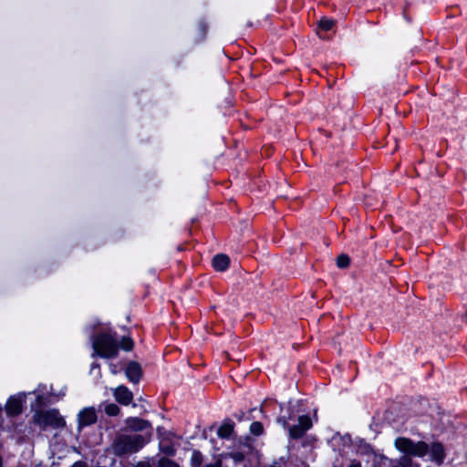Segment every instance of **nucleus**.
<instances>
[{
  "mask_svg": "<svg viewBox=\"0 0 467 467\" xmlns=\"http://www.w3.org/2000/svg\"><path fill=\"white\" fill-rule=\"evenodd\" d=\"M151 434H119L112 443V451L118 456L131 454L142 449L150 441Z\"/></svg>",
  "mask_w": 467,
  "mask_h": 467,
  "instance_id": "nucleus-1",
  "label": "nucleus"
},
{
  "mask_svg": "<svg viewBox=\"0 0 467 467\" xmlns=\"http://www.w3.org/2000/svg\"><path fill=\"white\" fill-rule=\"evenodd\" d=\"M96 355L104 358H111L118 354L117 341L109 334H99L92 341Z\"/></svg>",
  "mask_w": 467,
  "mask_h": 467,
  "instance_id": "nucleus-2",
  "label": "nucleus"
},
{
  "mask_svg": "<svg viewBox=\"0 0 467 467\" xmlns=\"http://www.w3.org/2000/svg\"><path fill=\"white\" fill-rule=\"evenodd\" d=\"M394 444L396 449L400 451L416 457H423L429 451V445L426 442H414L411 440L403 437L396 439Z\"/></svg>",
  "mask_w": 467,
  "mask_h": 467,
  "instance_id": "nucleus-3",
  "label": "nucleus"
},
{
  "mask_svg": "<svg viewBox=\"0 0 467 467\" xmlns=\"http://www.w3.org/2000/svg\"><path fill=\"white\" fill-rule=\"evenodd\" d=\"M36 422L43 427H54L60 428L65 425L64 419L60 416L58 410H49L44 411H38L35 415Z\"/></svg>",
  "mask_w": 467,
  "mask_h": 467,
  "instance_id": "nucleus-4",
  "label": "nucleus"
},
{
  "mask_svg": "<svg viewBox=\"0 0 467 467\" xmlns=\"http://www.w3.org/2000/svg\"><path fill=\"white\" fill-rule=\"evenodd\" d=\"M98 420L97 410L94 407H86L78 413V430L81 431L87 426L94 424Z\"/></svg>",
  "mask_w": 467,
  "mask_h": 467,
  "instance_id": "nucleus-5",
  "label": "nucleus"
},
{
  "mask_svg": "<svg viewBox=\"0 0 467 467\" xmlns=\"http://www.w3.org/2000/svg\"><path fill=\"white\" fill-rule=\"evenodd\" d=\"M311 427V419L306 415L300 416L298 418L297 424H295L289 428V436L292 439H300Z\"/></svg>",
  "mask_w": 467,
  "mask_h": 467,
  "instance_id": "nucleus-6",
  "label": "nucleus"
},
{
  "mask_svg": "<svg viewBox=\"0 0 467 467\" xmlns=\"http://www.w3.org/2000/svg\"><path fill=\"white\" fill-rule=\"evenodd\" d=\"M26 399V393H18L11 396L5 405V411L8 416L15 417L22 412L23 402Z\"/></svg>",
  "mask_w": 467,
  "mask_h": 467,
  "instance_id": "nucleus-7",
  "label": "nucleus"
},
{
  "mask_svg": "<svg viewBox=\"0 0 467 467\" xmlns=\"http://www.w3.org/2000/svg\"><path fill=\"white\" fill-rule=\"evenodd\" d=\"M113 396L119 404L124 406L130 405L133 400L132 392L123 385L113 389Z\"/></svg>",
  "mask_w": 467,
  "mask_h": 467,
  "instance_id": "nucleus-8",
  "label": "nucleus"
},
{
  "mask_svg": "<svg viewBox=\"0 0 467 467\" xmlns=\"http://www.w3.org/2000/svg\"><path fill=\"white\" fill-rule=\"evenodd\" d=\"M431 460L436 464L441 465L445 458V451L442 444L439 442H433L429 446Z\"/></svg>",
  "mask_w": 467,
  "mask_h": 467,
  "instance_id": "nucleus-9",
  "label": "nucleus"
},
{
  "mask_svg": "<svg viewBox=\"0 0 467 467\" xmlns=\"http://www.w3.org/2000/svg\"><path fill=\"white\" fill-rule=\"evenodd\" d=\"M126 377L132 383H138L141 377V368L137 362H130L126 368Z\"/></svg>",
  "mask_w": 467,
  "mask_h": 467,
  "instance_id": "nucleus-10",
  "label": "nucleus"
},
{
  "mask_svg": "<svg viewBox=\"0 0 467 467\" xmlns=\"http://www.w3.org/2000/svg\"><path fill=\"white\" fill-rule=\"evenodd\" d=\"M126 425L129 429L135 431H144L150 426L147 420L136 417L128 418Z\"/></svg>",
  "mask_w": 467,
  "mask_h": 467,
  "instance_id": "nucleus-11",
  "label": "nucleus"
},
{
  "mask_svg": "<svg viewBox=\"0 0 467 467\" xmlns=\"http://www.w3.org/2000/svg\"><path fill=\"white\" fill-rule=\"evenodd\" d=\"M229 257L223 254H217L213 259V265L218 271H224L229 266Z\"/></svg>",
  "mask_w": 467,
  "mask_h": 467,
  "instance_id": "nucleus-12",
  "label": "nucleus"
},
{
  "mask_svg": "<svg viewBox=\"0 0 467 467\" xmlns=\"http://www.w3.org/2000/svg\"><path fill=\"white\" fill-rule=\"evenodd\" d=\"M234 431V423L231 421L223 422L218 429L217 434L220 438H229Z\"/></svg>",
  "mask_w": 467,
  "mask_h": 467,
  "instance_id": "nucleus-13",
  "label": "nucleus"
},
{
  "mask_svg": "<svg viewBox=\"0 0 467 467\" xmlns=\"http://www.w3.org/2000/svg\"><path fill=\"white\" fill-rule=\"evenodd\" d=\"M104 411L109 416H117L120 410L115 403H107L104 405Z\"/></svg>",
  "mask_w": 467,
  "mask_h": 467,
  "instance_id": "nucleus-14",
  "label": "nucleus"
},
{
  "mask_svg": "<svg viewBox=\"0 0 467 467\" xmlns=\"http://www.w3.org/2000/svg\"><path fill=\"white\" fill-rule=\"evenodd\" d=\"M202 460V454L199 451H194L192 454L191 464L192 467H200Z\"/></svg>",
  "mask_w": 467,
  "mask_h": 467,
  "instance_id": "nucleus-15",
  "label": "nucleus"
},
{
  "mask_svg": "<svg viewBox=\"0 0 467 467\" xmlns=\"http://www.w3.org/2000/svg\"><path fill=\"white\" fill-rule=\"evenodd\" d=\"M334 26V21L327 18H322L318 23V28L323 31H329Z\"/></svg>",
  "mask_w": 467,
  "mask_h": 467,
  "instance_id": "nucleus-16",
  "label": "nucleus"
},
{
  "mask_svg": "<svg viewBox=\"0 0 467 467\" xmlns=\"http://www.w3.org/2000/svg\"><path fill=\"white\" fill-rule=\"evenodd\" d=\"M416 463L413 462L411 458L408 455H403L398 460L400 467H414Z\"/></svg>",
  "mask_w": 467,
  "mask_h": 467,
  "instance_id": "nucleus-17",
  "label": "nucleus"
},
{
  "mask_svg": "<svg viewBox=\"0 0 467 467\" xmlns=\"http://www.w3.org/2000/svg\"><path fill=\"white\" fill-rule=\"evenodd\" d=\"M250 431L254 435H256V436L261 435L264 432L263 424L261 422H259V421H254L250 425Z\"/></svg>",
  "mask_w": 467,
  "mask_h": 467,
  "instance_id": "nucleus-18",
  "label": "nucleus"
},
{
  "mask_svg": "<svg viewBox=\"0 0 467 467\" xmlns=\"http://www.w3.org/2000/svg\"><path fill=\"white\" fill-rule=\"evenodd\" d=\"M158 467H180V465L172 460L162 457L158 462Z\"/></svg>",
  "mask_w": 467,
  "mask_h": 467,
  "instance_id": "nucleus-19",
  "label": "nucleus"
},
{
  "mask_svg": "<svg viewBox=\"0 0 467 467\" xmlns=\"http://www.w3.org/2000/svg\"><path fill=\"white\" fill-rule=\"evenodd\" d=\"M349 265V257L346 254H341L337 258V265L340 268H345Z\"/></svg>",
  "mask_w": 467,
  "mask_h": 467,
  "instance_id": "nucleus-20",
  "label": "nucleus"
},
{
  "mask_svg": "<svg viewBox=\"0 0 467 467\" xmlns=\"http://www.w3.org/2000/svg\"><path fill=\"white\" fill-rule=\"evenodd\" d=\"M228 457L231 458L234 463L242 462L244 460V454L241 451H233L228 454Z\"/></svg>",
  "mask_w": 467,
  "mask_h": 467,
  "instance_id": "nucleus-21",
  "label": "nucleus"
},
{
  "mask_svg": "<svg viewBox=\"0 0 467 467\" xmlns=\"http://www.w3.org/2000/svg\"><path fill=\"white\" fill-rule=\"evenodd\" d=\"M120 347L126 351L131 350L133 348V342L129 337H123L120 342Z\"/></svg>",
  "mask_w": 467,
  "mask_h": 467,
  "instance_id": "nucleus-22",
  "label": "nucleus"
},
{
  "mask_svg": "<svg viewBox=\"0 0 467 467\" xmlns=\"http://www.w3.org/2000/svg\"><path fill=\"white\" fill-rule=\"evenodd\" d=\"M286 460L284 457H280L265 467H286Z\"/></svg>",
  "mask_w": 467,
  "mask_h": 467,
  "instance_id": "nucleus-23",
  "label": "nucleus"
},
{
  "mask_svg": "<svg viewBox=\"0 0 467 467\" xmlns=\"http://www.w3.org/2000/svg\"><path fill=\"white\" fill-rule=\"evenodd\" d=\"M277 422L279 424H281L284 428H286L287 427V421H288V419L285 416H281V417H278L277 418Z\"/></svg>",
  "mask_w": 467,
  "mask_h": 467,
  "instance_id": "nucleus-24",
  "label": "nucleus"
},
{
  "mask_svg": "<svg viewBox=\"0 0 467 467\" xmlns=\"http://www.w3.org/2000/svg\"><path fill=\"white\" fill-rule=\"evenodd\" d=\"M36 392H37V395H36V402L38 405H41L44 403V397L43 395L40 393L41 390L39 389V388L36 390Z\"/></svg>",
  "mask_w": 467,
  "mask_h": 467,
  "instance_id": "nucleus-25",
  "label": "nucleus"
},
{
  "mask_svg": "<svg viewBox=\"0 0 467 467\" xmlns=\"http://www.w3.org/2000/svg\"><path fill=\"white\" fill-rule=\"evenodd\" d=\"M134 467H152L149 461H141L136 463Z\"/></svg>",
  "mask_w": 467,
  "mask_h": 467,
  "instance_id": "nucleus-26",
  "label": "nucleus"
},
{
  "mask_svg": "<svg viewBox=\"0 0 467 467\" xmlns=\"http://www.w3.org/2000/svg\"><path fill=\"white\" fill-rule=\"evenodd\" d=\"M72 467H87V464L82 462H75Z\"/></svg>",
  "mask_w": 467,
  "mask_h": 467,
  "instance_id": "nucleus-27",
  "label": "nucleus"
},
{
  "mask_svg": "<svg viewBox=\"0 0 467 467\" xmlns=\"http://www.w3.org/2000/svg\"><path fill=\"white\" fill-rule=\"evenodd\" d=\"M204 467H222V465H221L220 462H217L213 463V464H207Z\"/></svg>",
  "mask_w": 467,
  "mask_h": 467,
  "instance_id": "nucleus-28",
  "label": "nucleus"
},
{
  "mask_svg": "<svg viewBox=\"0 0 467 467\" xmlns=\"http://www.w3.org/2000/svg\"><path fill=\"white\" fill-rule=\"evenodd\" d=\"M349 467H361V464L359 462H352Z\"/></svg>",
  "mask_w": 467,
  "mask_h": 467,
  "instance_id": "nucleus-29",
  "label": "nucleus"
},
{
  "mask_svg": "<svg viewBox=\"0 0 467 467\" xmlns=\"http://www.w3.org/2000/svg\"><path fill=\"white\" fill-rule=\"evenodd\" d=\"M97 368H99V366L98 364H93L91 369Z\"/></svg>",
  "mask_w": 467,
  "mask_h": 467,
  "instance_id": "nucleus-30",
  "label": "nucleus"
}]
</instances>
